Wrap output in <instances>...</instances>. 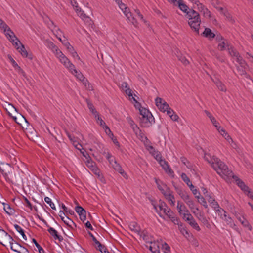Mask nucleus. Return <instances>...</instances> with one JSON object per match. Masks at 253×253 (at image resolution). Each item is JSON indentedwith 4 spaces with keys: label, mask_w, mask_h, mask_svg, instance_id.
<instances>
[{
    "label": "nucleus",
    "mask_w": 253,
    "mask_h": 253,
    "mask_svg": "<svg viewBox=\"0 0 253 253\" xmlns=\"http://www.w3.org/2000/svg\"><path fill=\"white\" fill-rule=\"evenodd\" d=\"M196 218L203 224L206 222V221L208 220L207 219L205 216L203 212H202L200 214H198Z\"/></svg>",
    "instance_id": "4d7b16f0"
},
{
    "label": "nucleus",
    "mask_w": 253,
    "mask_h": 253,
    "mask_svg": "<svg viewBox=\"0 0 253 253\" xmlns=\"http://www.w3.org/2000/svg\"><path fill=\"white\" fill-rule=\"evenodd\" d=\"M229 53L230 55L232 56H235L236 57L237 61L242 66L245 64V62L244 60H243L240 56L239 55V54L238 52H237L236 51L234 50H231L229 51Z\"/></svg>",
    "instance_id": "7c9ffc66"
},
{
    "label": "nucleus",
    "mask_w": 253,
    "mask_h": 253,
    "mask_svg": "<svg viewBox=\"0 0 253 253\" xmlns=\"http://www.w3.org/2000/svg\"><path fill=\"white\" fill-rule=\"evenodd\" d=\"M48 232L52 235L55 239L60 240V237L58 235L57 232L53 228L50 227L48 229Z\"/></svg>",
    "instance_id": "de8ad7c7"
},
{
    "label": "nucleus",
    "mask_w": 253,
    "mask_h": 253,
    "mask_svg": "<svg viewBox=\"0 0 253 253\" xmlns=\"http://www.w3.org/2000/svg\"><path fill=\"white\" fill-rule=\"evenodd\" d=\"M213 81L216 85V86L220 90L225 92L226 91V88L224 84L218 79L213 80Z\"/></svg>",
    "instance_id": "f704fd0d"
},
{
    "label": "nucleus",
    "mask_w": 253,
    "mask_h": 253,
    "mask_svg": "<svg viewBox=\"0 0 253 253\" xmlns=\"http://www.w3.org/2000/svg\"><path fill=\"white\" fill-rule=\"evenodd\" d=\"M203 35L204 36L209 39L213 38L215 36L214 33H213L211 30L208 28L205 29L204 31L203 32Z\"/></svg>",
    "instance_id": "473e14b6"
},
{
    "label": "nucleus",
    "mask_w": 253,
    "mask_h": 253,
    "mask_svg": "<svg viewBox=\"0 0 253 253\" xmlns=\"http://www.w3.org/2000/svg\"><path fill=\"white\" fill-rule=\"evenodd\" d=\"M3 106L4 107L5 110L8 113L9 115L11 116L12 117V113H13L14 112H17V109L11 103L5 102L3 104Z\"/></svg>",
    "instance_id": "393cba45"
},
{
    "label": "nucleus",
    "mask_w": 253,
    "mask_h": 253,
    "mask_svg": "<svg viewBox=\"0 0 253 253\" xmlns=\"http://www.w3.org/2000/svg\"><path fill=\"white\" fill-rule=\"evenodd\" d=\"M72 6L74 9V10L76 11V13H77L78 15H79L81 12H82L83 11L81 9V8L78 5L77 3L75 2L74 4H72Z\"/></svg>",
    "instance_id": "052dcab7"
},
{
    "label": "nucleus",
    "mask_w": 253,
    "mask_h": 253,
    "mask_svg": "<svg viewBox=\"0 0 253 253\" xmlns=\"http://www.w3.org/2000/svg\"><path fill=\"white\" fill-rule=\"evenodd\" d=\"M239 221L241 223V224L246 227H247L250 231H251L252 229V227L249 223V222L244 218V217H237Z\"/></svg>",
    "instance_id": "ea45409f"
},
{
    "label": "nucleus",
    "mask_w": 253,
    "mask_h": 253,
    "mask_svg": "<svg viewBox=\"0 0 253 253\" xmlns=\"http://www.w3.org/2000/svg\"><path fill=\"white\" fill-rule=\"evenodd\" d=\"M65 68L67 69L68 70H69L71 72V73L75 77L77 75V74L79 73L80 72V71L76 69L75 65L72 62L70 63V65H68Z\"/></svg>",
    "instance_id": "58836bf2"
},
{
    "label": "nucleus",
    "mask_w": 253,
    "mask_h": 253,
    "mask_svg": "<svg viewBox=\"0 0 253 253\" xmlns=\"http://www.w3.org/2000/svg\"><path fill=\"white\" fill-rule=\"evenodd\" d=\"M185 17L188 20V23L191 28L197 33H199V28L201 23L200 15L195 10L189 9Z\"/></svg>",
    "instance_id": "f03ea898"
},
{
    "label": "nucleus",
    "mask_w": 253,
    "mask_h": 253,
    "mask_svg": "<svg viewBox=\"0 0 253 253\" xmlns=\"http://www.w3.org/2000/svg\"><path fill=\"white\" fill-rule=\"evenodd\" d=\"M176 209L179 215L181 216L183 219L188 216L189 217V215H191L189 211L185 205L181 201H177Z\"/></svg>",
    "instance_id": "423d86ee"
},
{
    "label": "nucleus",
    "mask_w": 253,
    "mask_h": 253,
    "mask_svg": "<svg viewBox=\"0 0 253 253\" xmlns=\"http://www.w3.org/2000/svg\"><path fill=\"white\" fill-rule=\"evenodd\" d=\"M95 119L96 120V121H97V123L99 124V125L102 127H103L105 125H106L105 122L102 119V118L100 117V116H98V117H97L96 118H95Z\"/></svg>",
    "instance_id": "774afa93"
},
{
    "label": "nucleus",
    "mask_w": 253,
    "mask_h": 253,
    "mask_svg": "<svg viewBox=\"0 0 253 253\" xmlns=\"http://www.w3.org/2000/svg\"><path fill=\"white\" fill-rule=\"evenodd\" d=\"M89 160L85 161L86 166L90 169L95 174L100 176V170L97 167L95 162H94L91 158H88Z\"/></svg>",
    "instance_id": "2eb2a0df"
},
{
    "label": "nucleus",
    "mask_w": 253,
    "mask_h": 253,
    "mask_svg": "<svg viewBox=\"0 0 253 253\" xmlns=\"http://www.w3.org/2000/svg\"><path fill=\"white\" fill-rule=\"evenodd\" d=\"M10 28L6 22L2 19L0 18V30L3 33H4Z\"/></svg>",
    "instance_id": "4c0bfd02"
},
{
    "label": "nucleus",
    "mask_w": 253,
    "mask_h": 253,
    "mask_svg": "<svg viewBox=\"0 0 253 253\" xmlns=\"http://www.w3.org/2000/svg\"><path fill=\"white\" fill-rule=\"evenodd\" d=\"M12 238L4 230L0 229V243L6 246L13 241Z\"/></svg>",
    "instance_id": "6e6552de"
},
{
    "label": "nucleus",
    "mask_w": 253,
    "mask_h": 253,
    "mask_svg": "<svg viewBox=\"0 0 253 253\" xmlns=\"http://www.w3.org/2000/svg\"><path fill=\"white\" fill-rule=\"evenodd\" d=\"M14 227H15V229L22 235L23 239L25 240H26L27 237H26V235H25L24 232L23 230H22V229L17 224L14 225Z\"/></svg>",
    "instance_id": "5fc2aeb1"
},
{
    "label": "nucleus",
    "mask_w": 253,
    "mask_h": 253,
    "mask_svg": "<svg viewBox=\"0 0 253 253\" xmlns=\"http://www.w3.org/2000/svg\"><path fill=\"white\" fill-rule=\"evenodd\" d=\"M217 130L223 137H224L228 134L227 131L221 126L219 127V128L217 129Z\"/></svg>",
    "instance_id": "69168bd1"
},
{
    "label": "nucleus",
    "mask_w": 253,
    "mask_h": 253,
    "mask_svg": "<svg viewBox=\"0 0 253 253\" xmlns=\"http://www.w3.org/2000/svg\"><path fill=\"white\" fill-rule=\"evenodd\" d=\"M181 177L182 180L186 183L187 185H189V184L191 183L189 178L185 173H182L181 174Z\"/></svg>",
    "instance_id": "680f3d73"
},
{
    "label": "nucleus",
    "mask_w": 253,
    "mask_h": 253,
    "mask_svg": "<svg viewBox=\"0 0 253 253\" xmlns=\"http://www.w3.org/2000/svg\"><path fill=\"white\" fill-rule=\"evenodd\" d=\"M113 168L118 171L125 179H128L127 174L125 172L121 165L117 162L116 160L114 161V164L112 166Z\"/></svg>",
    "instance_id": "a211bd4d"
},
{
    "label": "nucleus",
    "mask_w": 253,
    "mask_h": 253,
    "mask_svg": "<svg viewBox=\"0 0 253 253\" xmlns=\"http://www.w3.org/2000/svg\"><path fill=\"white\" fill-rule=\"evenodd\" d=\"M47 43L48 47L51 50L52 53H54L55 51L59 49L58 46H56L52 42L47 41Z\"/></svg>",
    "instance_id": "3c124183"
},
{
    "label": "nucleus",
    "mask_w": 253,
    "mask_h": 253,
    "mask_svg": "<svg viewBox=\"0 0 253 253\" xmlns=\"http://www.w3.org/2000/svg\"><path fill=\"white\" fill-rule=\"evenodd\" d=\"M177 192L182 199H183L184 197L188 195V193L186 191H183L182 189H178L177 191Z\"/></svg>",
    "instance_id": "e2e57ef3"
},
{
    "label": "nucleus",
    "mask_w": 253,
    "mask_h": 253,
    "mask_svg": "<svg viewBox=\"0 0 253 253\" xmlns=\"http://www.w3.org/2000/svg\"><path fill=\"white\" fill-rule=\"evenodd\" d=\"M185 221L188 222L189 224L195 230L199 231L201 230L200 227L196 222L195 220L193 218L192 215H190L189 217H187L184 219Z\"/></svg>",
    "instance_id": "aec40b11"
},
{
    "label": "nucleus",
    "mask_w": 253,
    "mask_h": 253,
    "mask_svg": "<svg viewBox=\"0 0 253 253\" xmlns=\"http://www.w3.org/2000/svg\"><path fill=\"white\" fill-rule=\"evenodd\" d=\"M132 128L136 135H137L139 139H140L141 141H143L144 139H146V138L142 134L141 130L137 125L134 126L132 127Z\"/></svg>",
    "instance_id": "bb28decb"
},
{
    "label": "nucleus",
    "mask_w": 253,
    "mask_h": 253,
    "mask_svg": "<svg viewBox=\"0 0 253 253\" xmlns=\"http://www.w3.org/2000/svg\"><path fill=\"white\" fill-rule=\"evenodd\" d=\"M14 120L19 125H22L23 123H26L27 125L29 124L28 121L26 119V118L21 114H19V117L17 118L15 116H12Z\"/></svg>",
    "instance_id": "c756f323"
},
{
    "label": "nucleus",
    "mask_w": 253,
    "mask_h": 253,
    "mask_svg": "<svg viewBox=\"0 0 253 253\" xmlns=\"http://www.w3.org/2000/svg\"><path fill=\"white\" fill-rule=\"evenodd\" d=\"M3 34L5 35L7 39L10 42H14L13 40L16 39V38H17L14 33L13 32V31H12L11 28L7 30L6 32L3 33Z\"/></svg>",
    "instance_id": "c85d7f7f"
},
{
    "label": "nucleus",
    "mask_w": 253,
    "mask_h": 253,
    "mask_svg": "<svg viewBox=\"0 0 253 253\" xmlns=\"http://www.w3.org/2000/svg\"><path fill=\"white\" fill-rule=\"evenodd\" d=\"M14 42H10L15 48L17 49L23 44L21 43L19 39L16 38V39L13 40Z\"/></svg>",
    "instance_id": "864d4df0"
},
{
    "label": "nucleus",
    "mask_w": 253,
    "mask_h": 253,
    "mask_svg": "<svg viewBox=\"0 0 253 253\" xmlns=\"http://www.w3.org/2000/svg\"><path fill=\"white\" fill-rule=\"evenodd\" d=\"M155 181L157 184L158 188L161 191L165 197L169 196V195L172 192L166 184L162 183V185H160L158 183V180L157 179H155Z\"/></svg>",
    "instance_id": "dca6fc26"
},
{
    "label": "nucleus",
    "mask_w": 253,
    "mask_h": 253,
    "mask_svg": "<svg viewBox=\"0 0 253 253\" xmlns=\"http://www.w3.org/2000/svg\"><path fill=\"white\" fill-rule=\"evenodd\" d=\"M53 34L58 39L59 37L63 36V32L57 26L54 25L52 28Z\"/></svg>",
    "instance_id": "72a5a7b5"
},
{
    "label": "nucleus",
    "mask_w": 253,
    "mask_h": 253,
    "mask_svg": "<svg viewBox=\"0 0 253 253\" xmlns=\"http://www.w3.org/2000/svg\"><path fill=\"white\" fill-rule=\"evenodd\" d=\"M204 158L226 182H231L233 173L223 162L215 156H211L209 154H205Z\"/></svg>",
    "instance_id": "f257e3e1"
},
{
    "label": "nucleus",
    "mask_w": 253,
    "mask_h": 253,
    "mask_svg": "<svg viewBox=\"0 0 253 253\" xmlns=\"http://www.w3.org/2000/svg\"><path fill=\"white\" fill-rule=\"evenodd\" d=\"M121 88L123 92H124L126 95H128L129 97V99L131 100L132 99L135 102H137V100L133 96L132 91L129 87L128 84L126 82H123L121 84Z\"/></svg>",
    "instance_id": "9b49d317"
},
{
    "label": "nucleus",
    "mask_w": 253,
    "mask_h": 253,
    "mask_svg": "<svg viewBox=\"0 0 253 253\" xmlns=\"http://www.w3.org/2000/svg\"><path fill=\"white\" fill-rule=\"evenodd\" d=\"M93 241L97 246L96 248L98 250H99L102 253H106V249L105 247L102 245L99 241H98L95 238H93Z\"/></svg>",
    "instance_id": "c9c22d12"
},
{
    "label": "nucleus",
    "mask_w": 253,
    "mask_h": 253,
    "mask_svg": "<svg viewBox=\"0 0 253 253\" xmlns=\"http://www.w3.org/2000/svg\"><path fill=\"white\" fill-rule=\"evenodd\" d=\"M154 207L157 212L163 211L169 218H172L173 212L167 206L164 202L160 201L159 205H154Z\"/></svg>",
    "instance_id": "39448f33"
},
{
    "label": "nucleus",
    "mask_w": 253,
    "mask_h": 253,
    "mask_svg": "<svg viewBox=\"0 0 253 253\" xmlns=\"http://www.w3.org/2000/svg\"><path fill=\"white\" fill-rule=\"evenodd\" d=\"M0 164L2 165V167L0 166V178L3 177L6 180L9 181L8 174L11 170V167L8 164H4L1 162Z\"/></svg>",
    "instance_id": "1a4fd4ad"
},
{
    "label": "nucleus",
    "mask_w": 253,
    "mask_h": 253,
    "mask_svg": "<svg viewBox=\"0 0 253 253\" xmlns=\"http://www.w3.org/2000/svg\"><path fill=\"white\" fill-rule=\"evenodd\" d=\"M62 221L68 226L71 227V228H73L75 226V223L74 222L68 217H64V219L62 220Z\"/></svg>",
    "instance_id": "8fccbe9b"
},
{
    "label": "nucleus",
    "mask_w": 253,
    "mask_h": 253,
    "mask_svg": "<svg viewBox=\"0 0 253 253\" xmlns=\"http://www.w3.org/2000/svg\"><path fill=\"white\" fill-rule=\"evenodd\" d=\"M129 227V229L132 232V234L133 236H134L135 238L141 237L140 229L136 223H130Z\"/></svg>",
    "instance_id": "f3484780"
},
{
    "label": "nucleus",
    "mask_w": 253,
    "mask_h": 253,
    "mask_svg": "<svg viewBox=\"0 0 253 253\" xmlns=\"http://www.w3.org/2000/svg\"><path fill=\"white\" fill-rule=\"evenodd\" d=\"M234 179L237 185L244 192H246V191L249 189L248 187H247L245 183L240 180L237 176L234 175L233 174L231 176V179Z\"/></svg>",
    "instance_id": "412c9836"
},
{
    "label": "nucleus",
    "mask_w": 253,
    "mask_h": 253,
    "mask_svg": "<svg viewBox=\"0 0 253 253\" xmlns=\"http://www.w3.org/2000/svg\"><path fill=\"white\" fill-rule=\"evenodd\" d=\"M195 196L198 199L199 203L202 204L205 208H208V205L205 199L203 197L200 196V193L198 192Z\"/></svg>",
    "instance_id": "a19ab883"
},
{
    "label": "nucleus",
    "mask_w": 253,
    "mask_h": 253,
    "mask_svg": "<svg viewBox=\"0 0 253 253\" xmlns=\"http://www.w3.org/2000/svg\"><path fill=\"white\" fill-rule=\"evenodd\" d=\"M140 114L142 115L141 123L142 126H149L153 120V116L151 113L146 108L143 107L139 108Z\"/></svg>",
    "instance_id": "7ed1b4c3"
},
{
    "label": "nucleus",
    "mask_w": 253,
    "mask_h": 253,
    "mask_svg": "<svg viewBox=\"0 0 253 253\" xmlns=\"http://www.w3.org/2000/svg\"><path fill=\"white\" fill-rule=\"evenodd\" d=\"M206 196H207L208 198V201L209 203L211 204L212 205V206L216 209V208H218V209L219 208L218 204L217 202H215L214 199L210 195L207 194V195H206Z\"/></svg>",
    "instance_id": "37998d69"
},
{
    "label": "nucleus",
    "mask_w": 253,
    "mask_h": 253,
    "mask_svg": "<svg viewBox=\"0 0 253 253\" xmlns=\"http://www.w3.org/2000/svg\"><path fill=\"white\" fill-rule=\"evenodd\" d=\"M81 82H82L86 89L88 90L92 89V86L86 79L84 78L83 80L81 81Z\"/></svg>",
    "instance_id": "6e6d98bb"
},
{
    "label": "nucleus",
    "mask_w": 253,
    "mask_h": 253,
    "mask_svg": "<svg viewBox=\"0 0 253 253\" xmlns=\"http://www.w3.org/2000/svg\"><path fill=\"white\" fill-rule=\"evenodd\" d=\"M3 204L4 205L3 209L8 214L11 215L14 214V209H12L9 205H5L4 203Z\"/></svg>",
    "instance_id": "a18cd8bd"
},
{
    "label": "nucleus",
    "mask_w": 253,
    "mask_h": 253,
    "mask_svg": "<svg viewBox=\"0 0 253 253\" xmlns=\"http://www.w3.org/2000/svg\"><path fill=\"white\" fill-rule=\"evenodd\" d=\"M216 211L218 215L221 218L226 221L227 224L230 225L231 227L235 226L232 218L227 215L226 212L223 209L219 208Z\"/></svg>",
    "instance_id": "9d476101"
},
{
    "label": "nucleus",
    "mask_w": 253,
    "mask_h": 253,
    "mask_svg": "<svg viewBox=\"0 0 253 253\" xmlns=\"http://www.w3.org/2000/svg\"><path fill=\"white\" fill-rule=\"evenodd\" d=\"M149 250L152 253H160L159 243H151L149 247Z\"/></svg>",
    "instance_id": "2f4dec72"
},
{
    "label": "nucleus",
    "mask_w": 253,
    "mask_h": 253,
    "mask_svg": "<svg viewBox=\"0 0 253 253\" xmlns=\"http://www.w3.org/2000/svg\"><path fill=\"white\" fill-rule=\"evenodd\" d=\"M64 46L66 48L67 52L72 56L74 59H77L80 60V57L78 54L77 51L74 49V47L69 43H64Z\"/></svg>",
    "instance_id": "4468645a"
},
{
    "label": "nucleus",
    "mask_w": 253,
    "mask_h": 253,
    "mask_svg": "<svg viewBox=\"0 0 253 253\" xmlns=\"http://www.w3.org/2000/svg\"><path fill=\"white\" fill-rule=\"evenodd\" d=\"M223 15L225 17L227 20L231 23H234L235 22V19L228 10L223 11Z\"/></svg>",
    "instance_id": "e433bc0d"
},
{
    "label": "nucleus",
    "mask_w": 253,
    "mask_h": 253,
    "mask_svg": "<svg viewBox=\"0 0 253 253\" xmlns=\"http://www.w3.org/2000/svg\"><path fill=\"white\" fill-rule=\"evenodd\" d=\"M13 68L16 71H17L19 74H21L23 77H26V73L23 70V69L18 65L17 63L15 64L13 66Z\"/></svg>",
    "instance_id": "603ef678"
},
{
    "label": "nucleus",
    "mask_w": 253,
    "mask_h": 253,
    "mask_svg": "<svg viewBox=\"0 0 253 253\" xmlns=\"http://www.w3.org/2000/svg\"><path fill=\"white\" fill-rule=\"evenodd\" d=\"M9 245H10V248L11 250L14 252L18 253H29V251L27 249L22 247L17 242L13 243L12 241Z\"/></svg>",
    "instance_id": "f8f14e48"
},
{
    "label": "nucleus",
    "mask_w": 253,
    "mask_h": 253,
    "mask_svg": "<svg viewBox=\"0 0 253 253\" xmlns=\"http://www.w3.org/2000/svg\"><path fill=\"white\" fill-rule=\"evenodd\" d=\"M128 21L131 22L135 27H137L138 23L137 20L133 16L131 12L130 13V16L126 17Z\"/></svg>",
    "instance_id": "09e8293b"
},
{
    "label": "nucleus",
    "mask_w": 253,
    "mask_h": 253,
    "mask_svg": "<svg viewBox=\"0 0 253 253\" xmlns=\"http://www.w3.org/2000/svg\"><path fill=\"white\" fill-rule=\"evenodd\" d=\"M119 8L121 10V11L123 12L126 17H128L130 16V11L129 8L124 3L122 2L120 4L118 5Z\"/></svg>",
    "instance_id": "a878e982"
},
{
    "label": "nucleus",
    "mask_w": 253,
    "mask_h": 253,
    "mask_svg": "<svg viewBox=\"0 0 253 253\" xmlns=\"http://www.w3.org/2000/svg\"><path fill=\"white\" fill-rule=\"evenodd\" d=\"M204 112L216 129H218V128H219L220 126L219 125V122L216 120L215 118L208 110H205Z\"/></svg>",
    "instance_id": "5701e85b"
},
{
    "label": "nucleus",
    "mask_w": 253,
    "mask_h": 253,
    "mask_svg": "<svg viewBox=\"0 0 253 253\" xmlns=\"http://www.w3.org/2000/svg\"><path fill=\"white\" fill-rule=\"evenodd\" d=\"M44 201L46 203L49 205L50 207L53 210H55L56 208L54 203L51 201L50 198L46 197L44 198Z\"/></svg>",
    "instance_id": "bf43d9fd"
},
{
    "label": "nucleus",
    "mask_w": 253,
    "mask_h": 253,
    "mask_svg": "<svg viewBox=\"0 0 253 253\" xmlns=\"http://www.w3.org/2000/svg\"><path fill=\"white\" fill-rule=\"evenodd\" d=\"M174 5L177 6L180 10L186 14L190 9L183 0H178Z\"/></svg>",
    "instance_id": "6ab92c4d"
},
{
    "label": "nucleus",
    "mask_w": 253,
    "mask_h": 253,
    "mask_svg": "<svg viewBox=\"0 0 253 253\" xmlns=\"http://www.w3.org/2000/svg\"><path fill=\"white\" fill-rule=\"evenodd\" d=\"M53 53L54 54L56 58L59 60L60 63L65 67L70 65V63H71V61L65 56L59 48Z\"/></svg>",
    "instance_id": "0eeeda50"
},
{
    "label": "nucleus",
    "mask_w": 253,
    "mask_h": 253,
    "mask_svg": "<svg viewBox=\"0 0 253 253\" xmlns=\"http://www.w3.org/2000/svg\"><path fill=\"white\" fill-rule=\"evenodd\" d=\"M191 211L196 217L197 216L198 214H200L202 212L199 208L196 207H194L193 208L191 209Z\"/></svg>",
    "instance_id": "0e129e2a"
},
{
    "label": "nucleus",
    "mask_w": 253,
    "mask_h": 253,
    "mask_svg": "<svg viewBox=\"0 0 253 253\" xmlns=\"http://www.w3.org/2000/svg\"><path fill=\"white\" fill-rule=\"evenodd\" d=\"M162 248L164 250V253H168L169 251V247L166 243H162Z\"/></svg>",
    "instance_id": "338daca9"
},
{
    "label": "nucleus",
    "mask_w": 253,
    "mask_h": 253,
    "mask_svg": "<svg viewBox=\"0 0 253 253\" xmlns=\"http://www.w3.org/2000/svg\"><path fill=\"white\" fill-rule=\"evenodd\" d=\"M146 148L147 150L149 151L150 153L151 154L157 161H159L161 157L158 152L156 151L152 146H147Z\"/></svg>",
    "instance_id": "cd10ccee"
},
{
    "label": "nucleus",
    "mask_w": 253,
    "mask_h": 253,
    "mask_svg": "<svg viewBox=\"0 0 253 253\" xmlns=\"http://www.w3.org/2000/svg\"><path fill=\"white\" fill-rule=\"evenodd\" d=\"M155 104L158 109L162 112H165L169 109V105L161 98L157 97L155 99Z\"/></svg>",
    "instance_id": "ddd939ff"
},
{
    "label": "nucleus",
    "mask_w": 253,
    "mask_h": 253,
    "mask_svg": "<svg viewBox=\"0 0 253 253\" xmlns=\"http://www.w3.org/2000/svg\"><path fill=\"white\" fill-rule=\"evenodd\" d=\"M165 198L171 206H174L175 205V198L172 194V192L169 195V196H166Z\"/></svg>",
    "instance_id": "c03bdc74"
},
{
    "label": "nucleus",
    "mask_w": 253,
    "mask_h": 253,
    "mask_svg": "<svg viewBox=\"0 0 253 253\" xmlns=\"http://www.w3.org/2000/svg\"><path fill=\"white\" fill-rule=\"evenodd\" d=\"M76 211L78 213L81 220L84 221L86 220V211L81 206H77L75 208Z\"/></svg>",
    "instance_id": "b1692460"
},
{
    "label": "nucleus",
    "mask_w": 253,
    "mask_h": 253,
    "mask_svg": "<svg viewBox=\"0 0 253 253\" xmlns=\"http://www.w3.org/2000/svg\"><path fill=\"white\" fill-rule=\"evenodd\" d=\"M178 59L184 65H187L189 64V61L183 55L178 56Z\"/></svg>",
    "instance_id": "13d9d810"
},
{
    "label": "nucleus",
    "mask_w": 253,
    "mask_h": 253,
    "mask_svg": "<svg viewBox=\"0 0 253 253\" xmlns=\"http://www.w3.org/2000/svg\"><path fill=\"white\" fill-rule=\"evenodd\" d=\"M216 40L218 42V48L220 50H223L227 47V42L225 39H224L221 36H217L216 38Z\"/></svg>",
    "instance_id": "4be33fe9"
},
{
    "label": "nucleus",
    "mask_w": 253,
    "mask_h": 253,
    "mask_svg": "<svg viewBox=\"0 0 253 253\" xmlns=\"http://www.w3.org/2000/svg\"><path fill=\"white\" fill-rule=\"evenodd\" d=\"M188 0L196 5L197 9L204 17L208 19H210L211 17V12L204 4L200 2L199 0Z\"/></svg>",
    "instance_id": "20e7f679"
},
{
    "label": "nucleus",
    "mask_w": 253,
    "mask_h": 253,
    "mask_svg": "<svg viewBox=\"0 0 253 253\" xmlns=\"http://www.w3.org/2000/svg\"><path fill=\"white\" fill-rule=\"evenodd\" d=\"M158 161L159 162L160 164L161 165V166L163 167V168H164V169L166 170V171L167 172L170 173L171 172V169H170L169 166L168 165V164L166 161L161 160V158L159 160V161Z\"/></svg>",
    "instance_id": "79ce46f5"
},
{
    "label": "nucleus",
    "mask_w": 253,
    "mask_h": 253,
    "mask_svg": "<svg viewBox=\"0 0 253 253\" xmlns=\"http://www.w3.org/2000/svg\"><path fill=\"white\" fill-rule=\"evenodd\" d=\"M18 52L21 54V55L24 57H27L28 54L27 51H26L24 46L23 44H22L19 48L17 49Z\"/></svg>",
    "instance_id": "49530a36"
}]
</instances>
